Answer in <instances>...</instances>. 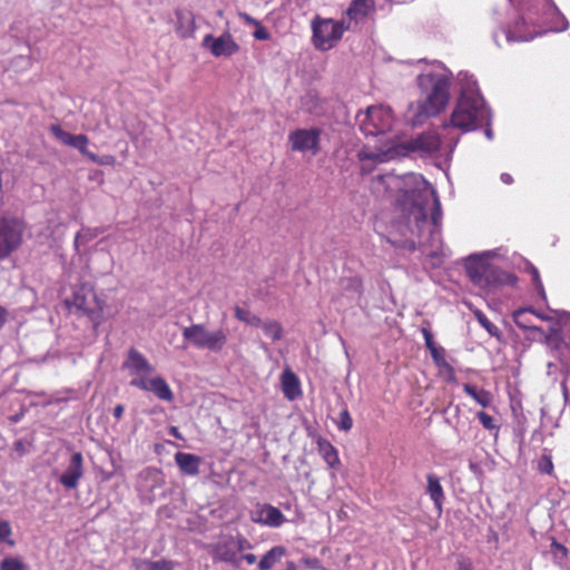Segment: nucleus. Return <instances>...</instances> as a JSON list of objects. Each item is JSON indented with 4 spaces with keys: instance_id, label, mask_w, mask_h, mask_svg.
<instances>
[{
    "instance_id": "f257e3e1",
    "label": "nucleus",
    "mask_w": 570,
    "mask_h": 570,
    "mask_svg": "<svg viewBox=\"0 0 570 570\" xmlns=\"http://www.w3.org/2000/svg\"><path fill=\"white\" fill-rule=\"evenodd\" d=\"M377 184L389 194H397L400 219L394 228L404 239L387 237L393 246L415 250L416 243L435 246L441 242L439 223L442 218L441 203L434 187L422 175L407 173L402 176L386 173L377 176Z\"/></svg>"
},
{
    "instance_id": "f03ea898",
    "label": "nucleus",
    "mask_w": 570,
    "mask_h": 570,
    "mask_svg": "<svg viewBox=\"0 0 570 570\" xmlns=\"http://www.w3.org/2000/svg\"><path fill=\"white\" fill-rule=\"evenodd\" d=\"M517 18L503 26L507 41H530L548 31L560 32L569 27L567 18L552 0H509Z\"/></svg>"
},
{
    "instance_id": "7ed1b4c3",
    "label": "nucleus",
    "mask_w": 570,
    "mask_h": 570,
    "mask_svg": "<svg viewBox=\"0 0 570 570\" xmlns=\"http://www.w3.org/2000/svg\"><path fill=\"white\" fill-rule=\"evenodd\" d=\"M452 72L440 61H432L416 77L421 98L410 105L409 119L413 126L438 116L450 100Z\"/></svg>"
},
{
    "instance_id": "20e7f679",
    "label": "nucleus",
    "mask_w": 570,
    "mask_h": 570,
    "mask_svg": "<svg viewBox=\"0 0 570 570\" xmlns=\"http://www.w3.org/2000/svg\"><path fill=\"white\" fill-rule=\"evenodd\" d=\"M458 80L461 83L459 99L452 111L450 121L444 122L441 129L450 132H452L453 129H459L461 132H469L475 130L483 124L489 125L491 121V112L479 91L473 76L461 71L458 75Z\"/></svg>"
},
{
    "instance_id": "39448f33",
    "label": "nucleus",
    "mask_w": 570,
    "mask_h": 570,
    "mask_svg": "<svg viewBox=\"0 0 570 570\" xmlns=\"http://www.w3.org/2000/svg\"><path fill=\"white\" fill-rule=\"evenodd\" d=\"M494 252L488 250L481 254L470 255L464 263L465 272L470 281L479 288L488 293L499 285L514 286L517 277L499 267L490 264L488 258L493 256Z\"/></svg>"
},
{
    "instance_id": "423d86ee",
    "label": "nucleus",
    "mask_w": 570,
    "mask_h": 570,
    "mask_svg": "<svg viewBox=\"0 0 570 570\" xmlns=\"http://www.w3.org/2000/svg\"><path fill=\"white\" fill-rule=\"evenodd\" d=\"M459 136L450 131H426L417 137L397 146V154L407 155L416 153L421 157H444L450 158L458 142Z\"/></svg>"
},
{
    "instance_id": "0eeeda50",
    "label": "nucleus",
    "mask_w": 570,
    "mask_h": 570,
    "mask_svg": "<svg viewBox=\"0 0 570 570\" xmlns=\"http://www.w3.org/2000/svg\"><path fill=\"white\" fill-rule=\"evenodd\" d=\"M546 344L554 351L562 370L570 372V313H557V321H551L549 333L544 335Z\"/></svg>"
},
{
    "instance_id": "6e6552de",
    "label": "nucleus",
    "mask_w": 570,
    "mask_h": 570,
    "mask_svg": "<svg viewBox=\"0 0 570 570\" xmlns=\"http://www.w3.org/2000/svg\"><path fill=\"white\" fill-rule=\"evenodd\" d=\"M72 306L86 315L95 330L114 315L108 312L106 301L89 285L79 286L72 297Z\"/></svg>"
},
{
    "instance_id": "1a4fd4ad",
    "label": "nucleus",
    "mask_w": 570,
    "mask_h": 570,
    "mask_svg": "<svg viewBox=\"0 0 570 570\" xmlns=\"http://www.w3.org/2000/svg\"><path fill=\"white\" fill-rule=\"evenodd\" d=\"M183 337L198 350L218 353L227 343L228 331L225 328L210 331L204 324H193L184 327Z\"/></svg>"
},
{
    "instance_id": "9d476101",
    "label": "nucleus",
    "mask_w": 570,
    "mask_h": 570,
    "mask_svg": "<svg viewBox=\"0 0 570 570\" xmlns=\"http://www.w3.org/2000/svg\"><path fill=\"white\" fill-rule=\"evenodd\" d=\"M394 122L392 109L387 106H370L356 115V124L365 136L383 135L391 130Z\"/></svg>"
},
{
    "instance_id": "9b49d317",
    "label": "nucleus",
    "mask_w": 570,
    "mask_h": 570,
    "mask_svg": "<svg viewBox=\"0 0 570 570\" xmlns=\"http://www.w3.org/2000/svg\"><path fill=\"white\" fill-rule=\"evenodd\" d=\"M351 28L344 20L316 18L312 22L313 42L316 49L326 51L332 49Z\"/></svg>"
},
{
    "instance_id": "f8f14e48",
    "label": "nucleus",
    "mask_w": 570,
    "mask_h": 570,
    "mask_svg": "<svg viewBox=\"0 0 570 570\" xmlns=\"http://www.w3.org/2000/svg\"><path fill=\"white\" fill-rule=\"evenodd\" d=\"M513 321L518 327L531 332L533 338H543L549 333L551 321H557L556 316H549L535 312L533 308H519L513 312Z\"/></svg>"
},
{
    "instance_id": "ddd939ff",
    "label": "nucleus",
    "mask_w": 570,
    "mask_h": 570,
    "mask_svg": "<svg viewBox=\"0 0 570 570\" xmlns=\"http://www.w3.org/2000/svg\"><path fill=\"white\" fill-rule=\"evenodd\" d=\"M250 548L249 541L240 534L222 535L213 547V556L216 560L238 566L240 562L239 553Z\"/></svg>"
},
{
    "instance_id": "4468645a",
    "label": "nucleus",
    "mask_w": 570,
    "mask_h": 570,
    "mask_svg": "<svg viewBox=\"0 0 570 570\" xmlns=\"http://www.w3.org/2000/svg\"><path fill=\"white\" fill-rule=\"evenodd\" d=\"M322 130L315 127L299 128L288 134V142L293 151L318 154Z\"/></svg>"
},
{
    "instance_id": "2eb2a0df",
    "label": "nucleus",
    "mask_w": 570,
    "mask_h": 570,
    "mask_svg": "<svg viewBox=\"0 0 570 570\" xmlns=\"http://www.w3.org/2000/svg\"><path fill=\"white\" fill-rule=\"evenodd\" d=\"M129 384L141 391L153 393L160 401L171 402L174 400V393L169 384L159 375L153 377L138 375L131 379Z\"/></svg>"
},
{
    "instance_id": "dca6fc26",
    "label": "nucleus",
    "mask_w": 570,
    "mask_h": 570,
    "mask_svg": "<svg viewBox=\"0 0 570 570\" xmlns=\"http://www.w3.org/2000/svg\"><path fill=\"white\" fill-rule=\"evenodd\" d=\"M203 47L210 51L214 57H230L239 50V46L229 32L219 37L206 35L203 39Z\"/></svg>"
},
{
    "instance_id": "f3484780",
    "label": "nucleus",
    "mask_w": 570,
    "mask_h": 570,
    "mask_svg": "<svg viewBox=\"0 0 570 570\" xmlns=\"http://www.w3.org/2000/svg\"><path fill=\"white\" fill-rule=\"evenodd\" d=\"M250 520L269 528H279L287 521L278 508L268 503L257 504L256 509L250 511Z\"/></svg>"
},
{
    "instance_id": "a211bd4d",
    "label": "nucleus",
    "mask_w": 570,
    "mask_h": 570,
    "mask_svg": "<svg viewBox=\"0 0 570 570\" xmlns=\"http://www.w3.org/2000/svg\"><path fill=\"white\" fill-rule=\"evenodd\" d=\"M83 476V456L80 452H75L70 456L69 463L59 478V482L66 489H76L80 479Z\"/></svg>"
},
{
    "instance_id": "6ab92c4d",
    "label": "nucleus",
    "mask_w": 570,
    "mask_h": 570,
    "mask_svg": "<svg viewBox=\"0 0 570 570\" xmlns=\"http://www.w3.org/2000/svg\"><path fill=\"white\" fill-rule=\"evenodd\" d=\"M50 131L63 145L78 149L85 157L88 158V155L91 154V151L88 150L89 139L86 135H72L63 130L59 125H52Z\"/></svg>"
},
{
    "instance_id": "aec40b11",
    "label": "nucleus",
    "mask_w": 570,
    "mask_h": 570,
    "mask_svg": "<svg viewBox=\"0 0 570 570\" xmlns=\"http://www.w3.org/2000/svg\"><path fill=\"white\" fill-rule=\"evenodd\" d=\"M124 368L130 371L135 376L148 375L155 371L150 362L137 350L131 348L128 352L127 360L124 362Z\"/></svg>"
},
{
    "instance_id": "412c9836",
    "label": "nucleus",
    "mask_w": 570,
    "mask_h": 570,
    "mask_svg": "<svg viewBox=\"0 0 570 570\" xmlns=\"http://www.w3.org/2000/svg\"><path fill=\"white\" fill-rule=\"evenodd\" d=\"M175 16L178 36L184 39L193 37L196 30L194 13L187 9H177Z\"/></svg>"
},
{
    "instance_id": "4be33fe9",
    "label": "nucleus",
    "mask_w": 570,
    "mask_h": 570,
    "mask_svg": "<svg viewBox=\"0 0 570 570\" xmlns=\"http://www.w3.org/2000/svg\"><path fill=\"white\" fill-rule=\"evenodd\" d=\"M281 386L284 396L288 401H294L302 395L299 379L288 367H286L281 375Z\"/></svg>"
},
{
    "instance_id": "5701e85b",
    "label": "nucleus",
    "mask_w": 570,
    "mask_h": 570,
    "mask_svg": "<svg viewBox=\"0 0 570 570\" xmlns=\"http://www.w3.org/2000/svg\"><path fill=\"white\" fill-rule=\"evenodd\" d=\"M175 462L183 474L195 476L199 473L202 460L195 454L177 452L175 454Z\"/></svg>"
},
{
    "instance_id": "b1692460",
    "label": "nucleus",
    "mask_w": 570,
    "mask_h": 570,
    "mask_svg": "<svg viewBox=\"0 0 570 570\" xmlns=\"http://www.w3.org/2000/svg\"><path fill=\"white\" fill-rule=\"evenodd\" d=\"M428 487L426 493L430 495L431 500L434 503V507L438 511V514L441 515L443 511V501H444V491L441 485L439 476L434 473H429L426 475Z\"/></svg>"
},
{
    "instance_id": "393cba45",
    "label": "nucleus",
    "mask_w": 570,
    "mask_h": 570,
    "mask_svg": "<svg viewBox=\"0 0 570 570\" xmlns=\"http://www.w3.org/2000/svg\"><path fill=\"white\" fill-rule=\"evenodd\" d=\"M340 289L350 301H357L363 294V282L358 276L344 277L340 282Z\"/></svg>"
},
{
    "instance_id": "a878e982",
    "label": "nucleus",
    "mask_w": 570,
    "mask_h": 570,
    "mask_svg": "<svg viewBox=\"0 0 570 570\" xmlns=\"http://www.w3.org/2000/svg\"><path fill=\"white\" fill-rule=\"evenodd\" d=\"M373 8L374 0H353L346 11V16L350 20L358 22L363 20Z\"/></svg>"
},
{
    "instance_id": "bb28decb",
    "label": "nucleus",
    "mask_w": 570,
    "mask_h": 570,
    "mask_svg": "<svg viewBox=\"0 0 570 570\" xmlns=\"http://www.w3.org/2000/svg\"><path fill=\"white\" fill-rule=\"evenodd\" d=\"M286 549L282 546L273 547L258 562L259 570H271L285 556Z\"/></svg>"
},
{
    "instance_id": "cd10ccee",
    "label": "nucleus",
    "mask_w": 570,
    "mask_h": 570,
    "mask_svg": "<svg viewBox=\"0 0 570 570\" xmlns=\"http://www.w3.org/2000/svg\"><path fill=\"white\" fill-rule=\"evenodd\" d=\"M463 391L471 396L478 404H480L482 407H488L492 402V395L490 392L478 389L476 386L472 384H464Z\"/></svg>"
},
{
    "instance_id": "c85d7f7f",
    "label": "nucleus",
    "mask_w": 570,
    "mask_h": 570,
    "mask_svg": "<svg viewBox=\"0 0 570 570\" xmlns=\"http://www.w3.org/2000/svg\"><path fill=\"white\" fill-rule=\"evenodd\" d=\"M318 451L328 466L336 468L340 465L337 450L328 441H318Z\"/></svg>"
},
{
    "instance_id": "c756f323",
    "label": "nucleus",
    "mask_w": 570,
    "mask_h": 570,
    "mask_svg": "<svg viewBox=\"0 0 570 570\" xmlns=\"http://www.w3.org/2000/svg\"><path fill=\"white\" fill-rule=\"evenodd\" d=\"M431 353V356L434 361V363L442 368L444 372L449 374V380H454V370L453 367L446 362L444 357V350L442 347H433L429 350Z\"/></svg>"
},
{
    "instance_id": "7c9ffc66",
    "label": "nucleus",
    "mask_w": 570,
    "mask_h": 570,
    "mask_svg": "<svg viewBox=\"0 0 570 570\" xmlns=\"http://www.w3.org/2000/svg\"><path fill=\"white\" fill-rule=\"evenodd\" d=\"M264 334L272 338L273 341H278L283 337V327L282 325L276 321H266L263 322L261 326Z\"/></svg>"
},
{
    "instance_id": "2f4dec72",
    "label": "nucleus",
    "mask_w": 570,
    "mask_h": 570,
    "mask_svg": "<svg viewBox=\"0 0 570 570\" xmlns=\"http://www.w3.org/2000/svg\"><path fill=\"white\" fill-rule=\"evenodd\" d=\"M102 229L100 228H82L76 234L75 247L78 249L80 245H86L96 238Z\"/></svg>"
},
{
    "instance_id": "473e14b6",
    "label": "nucleus",
    "mask_w": 570,
    "mask_h": 570,
    "mask_svg": "<svg viewBox=\"0 0 570 570\" xmlns=\"http://www.w3.org/2000/svg\"><path fill=\"white\" fill-rule=\"evenodd\" d=\"M235 317L238 321L244 322L250 326L258 327L262 324V320L257 315H255V314L250 313V311L242 308L239 306L235 307Z\"/></svg>"
},
{
    "instance_id": "72a5a7b5",
    "label": "nucleus",
    "mask_w": 570,
    "mask_h": 570,
    "mask_svg": "<svg viewBox=\"0 0 570 570\" xmlns=\"http://www.w3.org/2000/svg\"><path fill=\"white\" fill-rule=\"evenodd\" d=\"M551 554L557 564L561 566L567 559L568 549L563 544L559 543L556 539L551 542Z\"/></svg>"
},
{
    "instance_id": "f704fd0d",
    "label": "nucleus",
    "mask_w": 570,
    "mask_h": 570,
    "mask_svg": "<svg viewBox=\"0 0 570 570\" xmlns=\"http://www.w3.org/2000/svg\"><path fill=\"white\" fill-rule=\"evenodd\" d=\"M26 568L27 566L17 557H6L0 562V570H26Z\"/></svg>"
},
{
    "instance_id": "c9c22d12",
    "label": "nucleus",
    "mask_w": 570,
    "mask_h": 570,
    "mask_svg": "<svg viewBox=\"0 0 570 570\" xmlns=\"http://www.w3.org/2000/svg\"><path fill=\"white\" fill-rule=\"evenodd\" d=\"M474 315L480 325L485 328L491 336H499V328L492 322H490L481 311H476Z\"/></svg>"
},
{
    "instance_id": "e433bc0d",
    "label": "nucleus",
    "mask_w": 570,
    "mask_h": 570,
    "mask_svg": "<svg viewBox=\"0 0 570 570\" xmlns=\"http://www.w3.org/2000/svg\"><path fill=\"white\" fill-rule=\"evenodd\" d=\"M12 529L8 521L0 520V543L6 542L9 547L14 546V541L11 539Z\"/></svg>"
},
{
    "instance_id": "4c0bfd02",
    "label": "nucleus",
    "mask_w": 570,
    "mask_h": 570,
    "mask_svg": "<svg viewBox=\"0 0 570 570\" xmlns=\"http://www.w3.org/2000/svg\"><path fill=\"white\" fill-rule=\"evenodd\" d=\"M529 272L531 275L532 284L535 287L538 294L541 296V298L546 299V292H544L543 284L540 278L539 271L533 265H530Z\"/></svg>"
},
{
    "instance_id": "58836bf2",
    "label": "nucleus",
    "mask_w": 570,
    "mask_h": 570,
    "mask_svg": "<svg viewBox=\"0 0 570 570\" xmlns=\"http://www.w3.org/2000/svg\"><path fill=\"white\" fill-rule=\"evenodd\" d=\"M146 570H174V562L168 560L144 561Z\"/></svg>"
},
{
    "instance_id": "ea45409f",
    "label": "nucleus",
    "mask_w": 570,
    "mask_h": 570,
    "mask_svg": "<svg viewBox=\"0 0 570 570\" xmlns=\"http://www.w3.org/2000/svg\"><path fill=\"white\" fill-rule=\"evenodd\" d=\"M476 417L479 419L480 423L484 429L489 431L499 430V426L495 424L494 419L488 413L480 411L478 412Z\"/></svg>"
},
{
    "instance_id": "a19ab883",
    "label": "nucleus",
    "mask_w": 570,
    "mask_h": 570,
    "mask_svg": "<svg viewBox=\"0 0 570 570\" xmlns=\"http://www.w3.org/2000/svg\"><path fill=\"white\" fill-rule=\"evenodd\" d=\"M88 159L91 160L92 163L101 165V166H112L116 163L115 157L111 155L99 156L94 153L88 155Z\"/></svg>"
},
{
    "instance_id": "79ce46f5",
    "label": "nucleus",
    "mask_w": 570,
    "mask_h": 570,
    "mask_svg": "<svg viewBox=\"0 0 570 570\" xmlns=\"http://www.w3.org/2000/svg\"><path fill=\"white\" fill-rule=\"evenodd\" d=\"M337 426L340 430L345 431V432H347L352 429L353 420L347 410H343L340 413Z\"/></svg>"
},
{
    "instance_id": "37998d69",
    "label": "nucleus",
    "mask_w": 570,
    "mask_h": 570,
    "mask_svg": "<svg viewBox=\"0 0 570 570\" xmlns=\"http://www.w3.org/2000/svg\"><path fill=\"white\" fill-rule=\"evenodd\" d=\"M538 469L541 473L551 474L553 472V463L550 456L543 455L538 463Z\"/></svg>"
},
{
    "instance_id": "c03bdc74",
    "label": "nucleus",
    "mask_w": 570,
    "mask_h": 570,
    "mask_svg": "<svg viewBox=\"0 0 570 570\" xmlns=\"http://www.w3.org/2000/svg\"><path fill=\"white\" fill-rule=\"evenodd\" d=\"M360 157H361V159H370V160H375L379 163H383L387 159L386 154L373 153V151H371V153L362 151V153H360Z\"/></svg>"
},
{
    "instance_id": "a18cd8bd",
    "label": "nucleus",
    "mask_w": 570,
    "mask_h": 570,
    "mask_svg": "<svg viewBox=\"0 0 570 570\" xmlns=\"http://www.w3.org/2000/svg\"><path fill=\"white\" fill-rule=\"evenodd\" d=\"M302 563L309 569L324 570L322 562L317 558H304Z\"/></svg>"
},
{
    "instance_id": "49530a36",
    "label": "nucleus",
    "mask_w": 570,
    "mask_h": 570,
    "mask_svg": "<svg viewBox=\"0 0 570 570\" xmlns=\"http://www.w3.org/2000/svg\"><path fill=\"white\" fill-rule=\"evenodd\" d=\"M421 333L423 335L424 343H425V346H426L428 350L436 347V345L434 343V340H433V335H432V333H431V331L429 328L423 327L421 330Z\"/></svg>"
},
{
    "instance_id": "de8ad7c7",
    "label": "nucleus",
    "mask_w": 570,
    "mask_h": 570,
    "mask_svg": "<svg viewBox=\"0 0 570 570\" xmlns=\"http://www.w3.org/2000/svg\"><path fill=\"white\" fill-rule=\"evenodd\" d=\"M253 36L257 40H268L269 39V32L261 23L258 26H256V30L254 31Z\"/></svg>"
},
{
    "instance_id": "09e8293b",
    "label": "nucleus",
    "mask_w": 570,
    "mask_h": 570,
    "mask_svg": "<svg viewBox=\"0 0 570 570\" xmlns=\"http://www.w3.org/2000/svg\"><path fill=\"white\" fill-rule=\"evenodd\" d=\"M125 411V406L122 404H117L114 407L112 415L116 420H120L122 417Z\"/></svg>"
},
{
    "instance_id": "8fccbe9b",
    "label": "nucleus",
    "mask_w": 570,
    "mask_h": 570,
    "mask_svg": "<svg viewBox=\"0 0 570 570\" xmlns=\"http://www.w3.org/2000/svg\"><path fill=\"white\" fill-rule=\"evenodd\" d=\"M7 317H8V311L3 306L0 305V330L6 324Z\"/></svg>"
},
{
    "instance_id": "3c124183",
    "label": "nucleus",
    "mask_w": 570,
    "mask_h": 570,
    "mask_svg": "<svg viewBox=\"0 0 570 570\" xmlns=\"http://www.w3.org/2000/svg\"><path fill=\"white\" fill-rule=\"evenodd\" d=\"M240 560H245L248 564H254L256 562V556L253 553L244 554L240 557Z\"/></svg>"
},
{
    "instance_id": "603ef678",
    "label": "nucleus",
    "mask_w": 570,
    "mask_h": 570,
    "mask_svg": "<svg viewBox=\"0 0 570 570\" xmlns=\"http://www.w3.org/2000/svg\"><path fill=\"white\" fill-rule=\"evenodd\" d=\"M501 181L505 185H511L513 183V178L510 174L503 173L501 174Z\"/></svg>"
},
{
    "instance_id": "864d4df0",
    "label": "nucleus",
    "mask_w": 570,
    "mask_h": 570,
    "mask_svg": "<svg viewBox=\"0 0 570 570\" xmlns=\"http://www.w3.org/2000/svg\"><path fill=\"white\" fill-rule=\"evenodd\" d=\"M169 434L178 440H183V435L180 434L177 426H170L169 428Z\"/></svg>"
},
{
    "instance_id": "5fc2aeb1",
    "label": "nucleus",
    "mask_w": 570,
    "mask_h": 570,
    "mask_svg": "<svg viewBox=\"0 0 570 570\" xmlns=\"http://www.w3.org/2000/svg\"><path fill=\"white\" fill-rule=\"evenodd\" d=\"M240 17L247 22V23H250V24H254V26H258L259 22L252 18L250 16H248L247 13H242Z\"/></svg>"
},
{
    "instance_id": "6e6d98bb",
    "label": "nucleus",
    "mask_w": 570,
    "mask_h": 570,
    "mask_svg": "<svg viewBox=\"0 0 570 570\" xmlns=\"http://www.w3.org/2000/svg\"><path fill=\"white\" fill-rule=\"evenodd\" d=\"M484 134H485V137H487L488 139H490V140H491V139L493 138V131H492V129H491V128H489V127H488V128L485 129Z\"/></svg>"
},
{
    "instance_id": "4d7b16f0",
    "label": "nucleus",
    "mask_w": 570,
    "mask_h": 570,
    "mask_svg": "<svg viewBox=\"0 0 570 570\" xmlns=\"http://www.w3.org/2000/svg\"><path fill=\"white\" fill-rule=\"evenodd\" d=\"M286 570H298L293 561H288L286 564Z\"/></svg>"
},
{
    "instance_id": "13d9d810",
    "label": "nucleus",
    "mask_w": 570,
    "mask_h": 570,
    "mask_svg": "<svg viewBox=\"0 0 570 570\" xmlns=\"http://www.w3.org/2000/svg\"><path fill=\"white\" fill-rule=\"evenodd\" d=\"M459 570H471V568L466 563H460Z\"/></svg>"
},
{
    "instance_id": "bf43d9fd",
    "label": "nucleus",
    "mask_w": 570,
    "mask_h": 570,
    "mask_svg": "<svg viewBox=\"0 0 570 570\" xmlns=\"http://www.w3.org/2000/svg\"><path fill=\"white\" fill-rule=\"evenodd\" d=\"M492 37H493L494 42L499 46L498 33L495 31L493 32Z\"/></svg>"
}]
</instances>
